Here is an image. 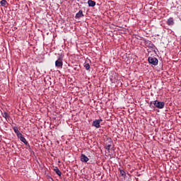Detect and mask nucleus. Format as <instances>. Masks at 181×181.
<instances>
[{
  "label": "nucleus",
  "mask_w": 181,
  "mask_h": 181,
  "mask_svg": "<svg viewBox=\"0 0 181 181\" xmlns=\"http://www.w3.org/2000/svg\"><path fill=\"white\" fill-rule=\"evenodd\" d=\"M84 67L87 69V70H90V64H86L84 65Z\"/></svg>",
  "instance_id": "a211bd4d"
},
{
  "label": "nucleus",
  "mask_w": 181,
  "mask_h": 181,
  "mask_svg": "<svg viewBox=\"0 0 181 181\" xmlns=\"http://www.w3.org/2000/svg\"><path fill=\"white\" fill-rule=\"evenodd\" d=\"M3 117L6 119H8L10 118V116L8 114V112H5L3 115Z\"/></svg>",
  "instance_id": "4468645a"
},
{
  "label": "nucleus",
  "mask_w": 181,
  "mask_h": 181,
  "mask_svg": "<svg viewBox=\"0 0 181 181\" xmlns=\"http://www.w3.org/2000/svg\"><path fill=\"white\" fill-rule=\"evenodd\" d=\"M175 24V21H173V18H170L167 21V25L169 26H172V25Z\"/></svg>",
  "instance_id": "0eeeda50"
},
{
  "label": "nucleus",
  "mask_w": 181,
  "mask_h": 181,
  "mask_svg": "<svg viewBox=\"0 0 181 181\" xmlns=\"http://www.w3.org/2000/svg\"><path fill=\"white\" fill-rule=\"evenodd\" d=\"M120 175L122 176H123L124 177H125V176H126L125 171L124 170H120Z\"/></svg>",
  "instance_id": "dca6fc26"
},
{
  "label": "nucleus",
  "mask_w": 181,
  "mask_h": 181,
  "mask_svg": "<svg viewBox=\"0 0 181 181\" xmlns=\"http://www.w3.org/2000/svg\"><path fill=\"white\" fill-rule=\"evenodd\" d=\"M88 4L89 6H95V1L93 0H88Z\"/></svg>",
  "instance_id": "9d476101"
},
{
  "label": "nucleus",
  "mask_w": 181,
  "mask_h": 181,
  "mask_svg": "<svg viewBox=\"0 0 181 181\" xmlns=\"http://www.w3.org/2000/svg\"><path fill=\"white\" fill-rule=\"evenodd\" d=\"M81 162L87 163V162H88L89 159H88V156H86V155L81 154Z\"/></svg>",
  "instance_id": "39448f33"
},
{
  "label": "nucleus",
  "mask_w": 181,
  "mask_h": 181,
  "mask_svg": "<svg viewBox=\"0 0 181 181\" xmlns=\"http://www.w3.org/2000/svg\"><path fill=\"white\" fill-rule=\"evenodd\" d=\"M154 105L156 108H160V110H162V108H165V102H160L158 100H156L154 102Z\"/></svg>",
  "instance_id": "f03ea898"
},
{
  "label": "nucleus",
  "mask_w": 181,
  "mask_h": 181,
  "mask_svg": "<svg viewBox=\"0 0 181 181\" xmlns=\"http://www.w3.org/2000/svg\"><path fill=\"white\" fill-rule=\"evenodd\" d=\"M148 63H150V64H153V66H158V59H156V57H149L148 59Z\"/></svg>",
  "instance_id": "7ed1b4c3"
},
{
  "label": "nucleus",
  "mask_w": 181,
  "mask_h": 181,
  "mask_svg": "<svg viewBox=\"0 0 181 181\" xmlns=\"http://www.w3.org/2000/svg\"><path fill=\"white\" fill-rule=\"evenodd\" d=\"M16 135H17L18 139H21L23 136L22 133H21V132L18 133Z\"/></svg>",
  "instance_id": "f3484780"
},
{
  "label": "nucleus",
  "mask_w": 181,
  "mask_h": 181,
  "mask_svg": "<svg viewBox=\"0 0 181 181\" xmlns=\"http://www.w3.org/2000/svg\"><path fill=\"white\" fill-rule=\"evenodd\" d=\"M112 145V142L111 141H109V144H105V149H107V151H109L111 149V146Z\"/></svg>",
  "instance_id": "6e6552de"
},
{
  "label": "nucleus",
  "mask_w": 181,
  "mask_h": 181,
  "mask_svg": "<svg viewBox=\"0 0 181 181\" xmlns=\"http://www.w3.org/2000/svg\"><path fill=\"white\" fill-rule=\"evenodd\" d=\"M0 4L1 6H5V5H8V1L6 0H1Z\"/></svg>",
  "instance_id": "f8f14e48"
},
{
  "label": "nucleus",
  "mask_w": 181,
  "mask_h": 181,
  "mask_svg": "<svg viewBox=\"0 0 181 181\" xmlns=\"http://www.w3.org/2000/svg\"><path fill=\"white\" fill-rule=\"evenodd\" d=\"M145 45L147 46V47H153V44H152L151 41H146Z\"/></svg>",
  "instance_id": "1a4fd4ad"
},
{
  "label": "nucleus",
  "mask_w": 181,
  "mask_h": 181,
  "mask_svg": "<svg viewBox=\"0 0 181 181\" xmlns=\"http://www.w3.org/2000/svg\"><path fill=\"white\" fill-rule=\"evenodd\" d=\"M13 131L16 134V135L21 132H19V129H18V127H13Z\"/></svg>",
  "instance_id": "2eb2a0df"
},
{
  "label": "nucleus",
  "mask_w": 181,
  "mask_h": 181,
  "mask_svg": "<svg viewBox=\"0 0 181 181\" xmlns=\"http://www.w3.org/2000/svg\"><path fill=\"white\" fill-rule=\"evenodd\" d=\"M54 172L58 175V176H62V171L59 168L54 169Z\"/></svg>",
  "instance_id": "9b49d317"
},
{
  "label": "nucleus",
  "mask_w": 181,
  "mask_h": 181,
  "mask_svg": "<svg viewBox=\"0 0 181 181\" xmlns=\"http://www.w3.org/2000/svg\"><path fill=\"white\" fill-rule=\"evenodd\" d=\"M55 66L59 69L63 68V57H59V59L55 62Z\"/></svg>",
  "instance_id": "f257e3e1"
},
{
  "label": "nucleus",
  "mask_w": 181,
  "mask_h": 181,
  "mask_svg": "<svg viewBox=\"0 0 181 181\" xmlns=\"http://www.w3.org/2000/svg\"><path fill=\"white\" fill-rule=\"evenodd\" d=\"M20 141H21V142H23V144H25V145H28V142H27V141H26V139H25V137H21V139H20Z\"/></svg>",
  "instance_id": "ddd939ff"
},
{
  "label": "nucleus",
  "mask_w": 181,
  "mask_h": 181,
  "mask_svg": "<svg viewBox=\"0 0 181 181\" xmlns=\"http://www.w3.org/2000/svg\"><path fill=\"white\" fill-rule=\"evenodd\" d=\"M82 16H84V14H83V11L80 10L78 13L76 14V19H79V18H82Z\"/></svg>",
  "instance_id": "423d86ee"
},
{
  "label": "nucleus",
  "mask_w": 181,
  "mask_h": 181,
  "mask_svg": "<svg viewBox=\"0 0 181 181\" xmlns=\"http://www.w3.org/2000/svg\"><path fill=\"white\" fill-rule=\"evenodd\" d=\"M101 122H103V119H96L93 121V127H95V128H100V124H101Z\"/></svg>",
  "instance_id": "20e7f679"
}]
</instances>
